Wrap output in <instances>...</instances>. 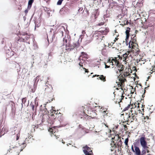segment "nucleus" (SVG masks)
<instances>
[{
	"label": "nucleus",
	"mask_w": 155,
	"mask_h": 155,
	"mask_svg": "<svg viewBox=\"0 0 155 155\" xmlns=\"http://www.w3.org/2000/svg\"><path fill=\"white\" fill-rule=\"evenodd\" d=\"M130 30V28L129 27H127V29L125 31L126 34H129V32Z\"/></svg>",
	"instance_id": "9d476101"
},
{
	"label": "nucleus",
	"mask_w": 155,
	"mask_h": 155,
	"mask_svg": "<svg viewBox=\"0 0 155 155\" xmlns=\"http://www.w3.org/2000/svg\"><path fill=\"white\" fill-rule=\"evenodd\" d=\"M147 155H151L150 154H149Z\"/></svg>",
	"instance_id": "6e6d98bb"
},
{
	"label": "nucleus",
	"mask_w": 155,
	"mask_h": 155,
	"mask_svg": "<svg viewBox=\"0 0 155 155\" xmlns=\"http://www.w3.org/2000/svg\"><path fill=\"white\" fill-rule=\"evenodd\" d=\"M135 36L134 37H133V38H134V41H136V40L135 39Z\"/></svg>",
	"instance_id": "473e14b6"
},
{
	"label": "nucleus",
	"mask_w": 155,
	"mask_h": 155,
	"mask_svg": "<svg viewBox=\"0 0 155 155\" xmlns=\"http://www.w3.org/2000/svg\"><path fill=\"white\" fill-rule=\"evenodd\" d=\"M128 55V54L126 53L123 54V56L124 58H127Z\"/></svg>",
	"instance_id": "a211bd4d"
},
{
	"label": "nucleus",
	"mask_w": 155,
	"mask_h": 155,
	"mask_svg": "<svg viewBox=\"0 0 155 155\" xmlns=\"http://www.w3.org/2000/svg\"><path fill=\"white\" fill-rule=\"evenodd\" d=\"M46 8V10H48V8ZM45 11H46V9H45Z\"/></svg>",
	"instance_id": "8fccbe9b"
},
{
	"label": "nucleus",
	"mask_w": 155,
	"mask_h": 155,
	"mask_svg": "<svg viewBox=\"0 0 155 155\" xmlns=\"http://www.w3.org/2000/svg\"><path fill=\"white\" fill-rule=\"evenodd\" d=\"M17 147H19V146L18 147V146H15L14 147H10V149H11L12 148H15V151H17V152L18 153H19L20 152V150H19V149L18 148H17Z\"/></svg>",
	"instance_id": "6e6552de"
},
{
	"label": "nucleus",
	"mask_w": 155,
	"mask_h": 155,
	"mask_svg": "<svg viewBox=\"0 0 155 155\" xmlns=\"http://www.w3.org/2000/svg\"><path fill=\"white\" fill-rule=\"evenodd\" d=\"M150 76H149L147 78V81L148 80V79L150 78Z\"/></svg>",
	"instance_id": "ea45409f"
},
{
	"label": "nucleus",
	"mask_w": 155,
	"mask_h": 155,
	"mask_svg": "<svg viewBox=\"0 0 155 155\" xmlns=\"http://www.w3.org/2000/svg\"><path fill=\"white\" fill-rule=\"evenodd\" d=\"M132 117L133 118V119L134 120V118L135 116H132Z\"/></svg>",
	"instance_id": "58836bf2"
},
{
	"label": "nucleus",
	"mask_w": 155,
	"mask_h": 155,
	"mask_svg": "<svg viewBox=\"0 0 155 155\" xmlns=\"http://www.w3.org/2000/svg\"><path fill=\"white\" fill-rule=\"evenodd\" d=\"M103 24V23H102V22H101V23H99L98 24V25H102Z\"/></svg>",
	"instance_id": "c85d7f7f"
},
{
	"label": "nucleus",
	"mask_w": 155,
	"mask_h": 155,
	"mask_svg": "<svg viewBox=\"0 0 155 155\" xmlns=\"http://www.w3.org/2000/svg\"><path fill=\"white\" fill-rule=\"evenodd\" d=\"M83 148H84V150H86L88 151H89V150L90 149V148L87 145H86L85 146L83 147Z\"/></svg>",
	"instance_id": "ddd939ff"
},
{
	"label": "nucleus",
	"mask_w": 155,
	"mask_h": 155,
	"mask_svg": "<svg viewBox=\"0 0 155 155\" xmlns=\"http://www.w3.org/2000/svg\"><path fill=\"white\" fill-rule=\"evenodd\" d=\"M115 103H117V101H116V102L115 101Z\"/></svg>",
	"instance_id": "e2e57ef3"
},
{
	"label": "nucleus",
	"mask_w": 155,
	"mask_h": 155,
	"mask_svg": "<svg viewBox=\"0 0 155 155\" xmlns=\"http://www.w3.org/2000/svg\"><path fill=\"white\" fill-rule=\"evenodd\" d=\"M114 62V64H115H115H116V65H117V63H116V64H115V62Z\"/></svg>",
	"instance_id": "052dcab7"
},
{
	"label": "nucleus",
	"mask_w": 155,
	"mask_h": 155,
	"mask_svg": "<svg viewBox=\"0 0 155 155\" xmlns=\"http://www.w3.org/2000/svg\"><path fill=\"white\" fill-rule=\"evenodd\" d=\"M73 48H71L70 50H71L72 49H73Z\"/></svg>",
	"instance_id": "4d7b16f0"
},
{
	"label": "nucleus",
	"mask_w": 155,
	"mask_h": 155,
	"mask_svg": "<svg viewBox=\"0 0 155 155\" xmlns=\"http://www.w3.org/2000/svg\"><path fill=\"white\" fill-rule=\"evenodd\" d=\"M29 138V137H28V138H26V139H25V141H24V142L25 143L26 141H27V140L28 141V139Z\"/></svg>",
	"instance_id": "cd10ccee"
},
{
	"label": "nucleus",
	"mask_w": 155,
	"mask_h": 155,
	"mask_svg": "<svg viewBox=\"0 0 155 155\" xmlns=\"http://www.w3.org/2000/svg\"><path fill=\"white\" fill-rule=\"evenodd\" d=\"M114 44V43H110V44L108 43V46H111L113 45Z\"/></svg>",
	"instance_id": "5701e85b"
},
{
	"label": "nucleus",
	"mask_w": 155,
	"mask_h": 155,
	"mask_svg": "<svg viewBox=\"0 0 155 155\" xmlns=\"http://www.w3.org/2000/svg\"><path fill=\"white\" fill-rule=\"evenodd\" d=\"M118 39V38H116L115 39L114 41H116Z\"/></svg>",
	"instance_id": "c9c22d12"
},
{
	"label": "nucleus",
	"mask_w": 155,
	"mask_h": 155,
	"mask_svg": "<svg viewBox=\"0 0 155 155\" xmlns=\"http://www.w3.org/2000/svg\"><path fill=\"white\" fill-rule=\"evenodd\" d=\"M22 103L21 104L22 106V104H24L26 102V100L25 99V98H23L22 99Z\"/></svg>",
	"instance_id": "f3484780"
},
{
	"label": "nucleus",
	"mask_w": 155,
	"mask_h": 155,
	"mask_svg": "<svg viewBox=\"0 0 155 155\" xmlns=\"http://www.w3.org/2000/svg\"><path fill=\"white\" fill-rule=\"evenodd\" d=\"M85 54V53H84V52H81V54Z\"/></svg>",
	"instance_id": "79ce46f5"
},
{
	"label": "nucleus",
	"mask_w": 155,
	"mask_h": 155,
	"mask_svg": "<svg viewBox=\"0 0 155 155\" xmlns=\"http://www.w3.org/2000/svg\"><path fill=\"white\" fill-rule=\"evenodd\" d=\"M83 152L85 155H93V153L91 150L89 151V152L88 151L84 150H83Z\"/></svg>",
	"instance_id": "423d86ee"
},
{
	"label": "nucleus",
	"mask_w": 155,
	"mask_h": 155,
	"mask_svg": "<svg viewBox=\"0 0 155 155\" xmlns=\"http://www.w3.org/2000/svg\"><path fill=\"white\" fill-rule=\"evenodd\" d=\"M124 76L125 77H127V75H126L125 74H124Z\"/></svg>",
	"instance_id": "49530a36"
},
{
	"label": "nucleus",
	"mask_w": 155,
	"mask_h": 155,
	"mask_svg": "<svg viewBox=\"0 0 155 155\" xmlns=\"http://www.w3.org/2000/svg\"><path fill=\"white\" fill-rule=\"evenodd\" d=\"M128 138H127L126 139H125V141H124V143L125 144V145L126 146H128Z\"/></svg>",
	"instance_id": "f8f14e48"
},
{
	"label": "nucleus",
	"mask_w": 155,
	"mask_h": 155,
	"mask_svg": "<svg viewBox=\"0 0 155 155\" xmlns=\"http://www.w3.org/2000/svg\"><path fill=\"white\" fill-rule=\"evenodd\" d=\"M63 0H58L57 3V4L58 5H61V4Z\"/></svg>",
	"instance_id": "dca6fc26"
},
{
	"label": "nucleus",
	"mask_w": 155,
	"mask_h": 155,
	"mask_svg": "<svg viewBox=\"0 0 155 155\" xmlns=\"http://www.w3.org/2000/svg\"><path fill=\"white\" fill-rule=\"evenodd\" d=\"M142 98H143L144 97V94H143L142 96Z\"/></svg>",
	"instance_id": "4c0bfd02"
},
{
	"label": "nucleus",
	"mask_w": 155,
	"mask_h": 155,
	"mask_svg": "<svg viewBox=\"0 0 155 155\" xmlns=\"http://www.w3.org/2000/svg\"><path fill=\"white\" fill-rule=\"evenodd\" d=\"M113 61H114V62H115V64H116L117 63V66H118V63L117 62V61L116 59H112L111 60L110 59H109L108 61L109 62L110 64V65H114V62H113Z\"/></svg>",
	"instance_id": "7ed1b4c3"
},
{
	"label": "nucleus",
	"mask_w": 155,
	"mask_h": 155,
	"mask_svg": "<svg viewBox=\"0 0 155 155\" xmlns=\"http://www.w3.org/2000/svg\"><path fill=\"white\" fill-rule=\"evenodd\" d=\"M48 10L47 12V13L49 15V16L50 15V13L49 12H48Z\"/></svg>",
	"instance_id": "f704fd0d"
},
{
	"label": "nucleus",
	"mask_w": 155,
	"mask_h": 155,
	"mask_svg": "<svg viewBox=\"0 0 155 155\" xmlns=\"http://www.w3.org/2000/svg\"><path fill=\"white\" fill-rule=\"evenodd\" d=\"M131 94H133L134 93V92H132V91H131Z\"/></svg>",
	"instance_id": "de8ad7c7"
},
{
	"label": "nucleus",
	"mask_w": 155,
	"mask_h": 155,
	"mask_svg": "<svg viewBox=\"0 0 155 155\" xmlns=\"http://www.w3.org/2000/svg\"><path fill=\"white\" fill-rule=\"evenodd\" d=\"M118 44L120 45L121 44L120 43H119Z\"/></svg>",
	"instance_id": "13d9d810"
},
{
	"label": "nucleus",
	"mask_w": 155,
	"mask_h": 155,
	"mask_svg": "<svg viewBox=\"0 0 155 155\" xmlns=\"http://www.w3.org/2000/svg\"><path fill=\"white\" fill-rule=\"evenodd\" d=\"M149 86H147V87H145L144 89H147V88Z\"/></svg>",
	"instance_id": "09e8293b"
},
{
	"label": "nucleus",
	"mask_w": 155,
	"mask_h": 155,
	"mask_svg": "<svg viewBox=\"0 0 155 155\" xmlns=\"http://www.w3.org/2000/svg\"><path fill=\"white\" fill-rule=\"evenodd\" d=\"M105 125L106 126V127H108L106 125V124H105Z\"/></svg>",
	"instance_id": "864d4df0"
},
{
	"label": "nucleus",
	"mask_w": 155,
	"mask_h": 155,
	"mask_svg": "<svg viewBox=\"0 0 155 155\" xmlns=\"http://www.w3.org/2000/svg\"><path fill=\"white\" fill-rule=\"evenodd\" d=\"M137 107H139V106H138Z\"/></svg>",
	"instance_id": "0e129e2a"
},
{
	"label": "nucleus",
	"mask_w": 155,
	"mask_h": 155,
	"mask_svg": "<svg viewBox=\"0 0 155 155\" xmlns=\"http://www.w3.org/2000/svg\"><path fill=\"white\" fill-rule=\"evenodd\" d=\"M153 71L151 73V74H152V73H153Z\"/></svg>",
	"instance_id": "338daca9"
},
{
	"label": "nucleus",
	"mask_w": 155,
	"mask_h": 155,
	"mask_svg": "<svg viewBox=\"0 0 155 155\" xmlns=\"http://www.w3.org/2000/svg\"><path fill=\"white\" fill-rule=\"evenodd\" d=\"M34 63V62L33 61V62H32V63L31 64V68H32L33 66V64Z\"/></svg>",
	"instance_id": "c756f323"
},
{
	"label": "nucleus",
	"mask_w": 155,
	"mask_h": 155,
	"mask_svg": "<svg viewBox=\"0 0 155 155\" xmlns=\"http://www.w3.org/2000/svg\"><path fill=\"white\" fill-rule=\"evenodd\" d=\"M26 34H27V33H24V34H23V35H26Z\"/></svg>",
	"instance_id": "c03bdc74"
},
{
	"label": "nucleus",
	"mask_w": 155,
	"mask_h": 155,
	"mask_svg": "<svg viewBox=\"0 0 155 155\" xmlns=\"http://www.w3.org/2000/svg\"><path fill=\"white\" fill-rule=\"evenodd\" d=\"M128 23V21H127V22H126V24H127Z\"/></svg>",
	"instance_id": "5fc2aeb1"
},
{
	"label": "nucleus",
	"mask_w": 155,
	"mask_h": 155,
	"mask_svg": "<svg viewBox=\"0 0 155 155\" xmlns=\"http://www.w3.org/2000/svg\"><path fill=\"white\" fill-rule=\"evenodd\" d=\"M82 9H83V8H80L78 10V12H80V10H82Z\"/></svg>",
	"instance_id": "7c9ffc66"
},
{
	"label": "nucleus",
	"mask_w": 155,
	"mask_h": 155,
	"mask_svg": "<svg viewBox=\"0 0 155 155\" xmlns=\"http://www.w3.org/2000/svg\"><path fill=\"white\" fill-rule=\"evenodd\" d=\"M8 151H9V152H10V151L9 150H8Z\"/></svg>",
	"instance_id": "774afa93"
},
{
	"label": "nucleus",
	"mask_w": 155,
	"mask_h": 155,
	"mask_svg": "<svg viewBox=\"0 0 155 155\" xmlns=\"http://www.w3.org/2000/svg\"><path fill=\"white\" fill-rule=\"evenodd\" d=\"M63 41H64V42H65V43H67V40L65 39L64 38Z\"/></svg>",
	"instance_id": "412c9836"
},
{
	"label": "nucleus",
	"mask_w": 155,
	"mask_h": 155,
	"mask_svg": "<svg viewBox=\"0 0 155 155\" xmlns=\"http://www.w3.org/2000/svg\"><path fill=\"white\" fill-rule=\"evenodd\" d=\"M61 33H62V35H63V31H62V32H61Z\"/></svg>",
	"instance_id": "bf43d9fd"
},
{
	"label": "nucleus",
	"mask_w": 155,
	"mask_h": 155,
	"mask_svg": "<svg viewBox=\"0 0 155 155\" xmlns=\"http://www.w3.org/2000/svg\"><path fill=\"white\" fill-rule=\"evenodd\" d=\"M140 143L141 146L144 148H148L147 146V143L145 140V138L144 137H142L140 138Z\"/></svg>",
	"instance_id": "f257e3e1"
},
{
	"label": "nucleus",
	"mask_w": 155,
	"mask_h": 155,
	"mask_svg": "<svg viewBox=\"0 0 155 155\" xmlns=\"http://www.w3.org/2000/svg\"><path fill=\"white\" fill-rule=\"evenodd\" d=\"M99 75L96 74L94 75H93V77H94L95 76H98L99 77L98 78H97V79H100L101 81H103V82H105L106 81L105 76H104L103 75H101L100 77H99Z\"/></svg>",
	"instance_id": "f03ea898"
},
{
	"label": "nucleus",
	"mask_w": 155,
	"mask_h": 155,
	"mask_svg": "<svg viewBox=\"0 0 155 155\" xmlns=\"http://www.w3.org/2000/svg\"><path fill=\"white\" fill-rule=\"evenodd\" d=\"M55 37V36H54V34H53L52 36V40L53 41V39Z\"/></svg>",
	"instance_id": "a878e982"
},
{
	"label": "nucleus",
	"mask_w": 155,
	"mask_h": 155,
	"mask_svg": "<svg viewBox=\"0 0 155 155\" xmlns=\"http://www.w3.org/2000/svg\"><path fill=\"white\" fill-rule=\"evenodd\" d=\"M131 42V41H130L129 43V46H128V47L129 48H131V45H130V43Z\"/></svg>",
	"instance_id": "b1692460"
},
{
	"label": "nucleus",
	"mask_w": 155,
	"mask_h": 155,
	"mask_svg": "<svg viewBox=\"0 0 155 155\" xmlns=\"http://www.w3.org/2000/svg\"><path fill=\"white\" fill-rule=\"evenodd\" d=\"M79 46V44L78 43H74L73 44V47L74 48H77Z\"/></svg>",
	"instance_id": "2eb2a0df"
},
{
	"label": "nucleus",
	"mask_w": 155,
	"mask_h": 155,
	"mask_svg": "<svg viewBox=\"0 0 155 155\" xmlns=\"http://www.w3.org/2000/svg\"><path fill=\"white\" fill-rule=\"evenodd\" d=\"M82 34H84L85 33V31H84V30H83L82 31Z\"/></svg>",
	"instance_id": "2f4dec72"
},
{
	"label": "nucleus",
	"mask_w": 155,
	"mask_h": 155,
	"mask_svg": "<svg viewBox=\"0 0 155 155\" xmlns=\"http://www.w3.org/2000/svg\"><path fill=\"white\" fill-rule=\"evenodd\" d=\"M105 68H109L110 67V66H107V65L105 64Z\"/></svg>",
	"instance_id": "aec40b11"
},
{
	"label": "nucleus",
	"mask_w": 155,
	"mask_h": 155,
	"mask_svg": "<svg viewBox=\"0 0 155 155\" xmlns=\"http://www.w3.org/2000/svg\"><path fill=\"white\" fill-rule=\"evenodd\" d=\"M28 9H26L25 10V14H26L28 13Z\"/></svg>",
	"instance_id": "bb28decb"
},
{
	"label": "nucleus",
	"mask_w": 155,
	"mask_h": 155,
	"mask_svg": "<svg viewBox=\"0 0 155 155\" xmlns=\"http://www.w3.org/2000/svg\"><path fill=\"white\" fill-rule=\"evenodd\" d=\"M132 89H133V90L134 89V88H133V87H132Z\"/></svg>",
	"instance_id": "680f3d73"
},
{
	"label": "nucleus",
	"mask_w": 155,
	"mask_h": 155,
	"mask_svg": "<svg viewBox=\"0 0 155 155\" xmlns=\"http://www.w3.org/2000/svg\"><path fill=\"white\" fill-rule=\"evenodd\" d=\"M130 104H128V106L125 107L123 110V111H125L127 110H128V109L130 108Z\"/></svg>",
	"instance_id": "4468645a"
},
{
	"label": "nucleus",
	"mask_w": 155,
	"mask_h": 155,
	"mask_svg": "<svg viewBox=\"0 0 155 155\" xmlns=\"http://www.w3.org/2000/svg\"><path fill=\"white\" fill-rule=\"evenodd\" d=\"M130 117H131V116L130 115H129L127 117V119H128V118H130Z\"/></svg>",
	"instance_id": "e433bc0d"
},
{
	"label": "nucleus",
	"mask_w": 155,
	"mask_h": 155,
	"mask_svg": "<svg viewBox=\"0 0 155 155\" xmlns=\"http://www.w3.org/2000/svg\"><path fill=\"white\" fill-rule=\"evenodd\" d=\"M84 69H85V72H87V70H86V69L85 68H84Z\"/></svg>",
	"instance_id": "a18cd8bd"
},
{
	"label": "nucleus",
	"mask_w": 155,
	"mask_h": 155,
	"mask_svg": "<svg viewBox=\"0 0 155 155\" xmlns=\"http://www.w3.org/2000/svg\"><path fill=\"white\" fill-rule=\"evenodd\" d=\"M140 86H141V87H142V86H141V84H140Z\"/></svg>",
	"instance_id": "69168bd1"
},
{
	"label": "nucleus",
	"mask_w": 155,
	"mask_h": 155,
	"mask_svg": "<svg viewBox=\"0 0 155 155\" xmlns=\"http://www.w3.org/2000/svg\"><path fill=\"white\" fill-rule=\"evenodd\" d=\"M123 66H122V67H121V69H118V71H119L120 72H121V71H122L123 70L124 68H123Z\"/></svg>",
	"instance_id": "6ab92c4d"
},
{
	"label": "nucleus",
	"mask_w": 155,
	"mask_h": 155,
	"mask_svg": "<svg viewBox=\"0 0 155 155\" xmlns=\"http://www.w3.org/2000/svg\"><path fill=\"white\" fill-rule=\"evenodd\" d=\"M134 151L136 155H140L141 152L139 148L138 147L135 146H134Z\"/></svg>",
	"instance_id": "20e7f679"
},
{
	"label": "nucleus",
	"mask_w": 155,
	"mask_h": 155,
	"mask_svg": "<svg viewBox=\"0 0 155 155\" xmlns=\"http://www.w3.org/2000/svg\"><path fill=\"white\" fill-rule=\"evenodd\" d=\"M126 34V38L125 39V42H126L127 45V41L129 37V36H130V34Z\"/></svg>",
	"instance_id": "1a4fd4ad"
},
{
	"label": "nucleus",
	"mask_w": 155,
	"mask_h": 155,
	"mask_svg": "<svg viewBox=\"0 0 155 155\" xmlns=\"http://www.w3.org/2000/svg\"><path fill=\"white\" fill-rule=\"evenodd\" d=\"M34 2V0H29L28 2V8L29 9L31 8L32 3Z\"/></svg>",
	"instance_id": "0eeeda50"
},
{
	"label": "nucleus",
	"mask_w": 155,
	"mask_h": 155,
	"mask_svg": "<svg viewBox=\"0 0 155 155\" xmlns=\"http://www.w3.org/2000/svg\"><path fill=\"white\" fill-rule=\"evenodd\" d=\"M138 32V31L137 30H136L135 31V33H137Z\"/></svg>",
	"instance_id": "a19ab883"
},
{
	"label": "nucleus",
	"mask_w": 155,
	"mask_h": 155,
	"mask_svg": "<svg viewBox=\"0 0 155 155\" xmlns=\"http://www.w3.org/2000/svg\"><path fill=\"white\" fill-rule=\"evenodd\" d=\"M25 144V143L24 142L21 143V145H20L19 146V147H17V148H18L19 149V150H20V152L22 151L23 149L25 147L26 145H24Z\"/></svg>",
	"instance_id": "39448f33"
},
{
	"label": "nucleus",
	"mask_w": 155,
	"mask_h": 155,
	"mask_svg": "<svg viewBox=\"0 0 155 155\" xmlns=\"http://www.w3.org/2000/svg\"><path fill=\"white\" fill-rule=\"evenodd\" d=\"M131 149L132 150V151L133 152H135V150H134V148H133V145H132V146H131Z\"/></svg>",
	"instance_id": "4be33fe9"
},
{
	"label": "nucleus",
	"mask_w": 155,
	"mask_h": 155,
	"mask_svg": "<svg viewBox=\"0 0 155 155\" xmlns=\"http://www.w3.org/2000/svg\"><path fill=\"white\" fill-rule=\"evenodd\" d=\"M30 106L31 107V108L32 110L34 111V108H35V106L34 104L32 103V102L31 103Z\"/></svg>",
	"instance_id": "9b49d317"
},
{
	"label": "nucleus",
	"mask_w": 155,
	"mask_h": 155,
	"mask_svg": "<svg viewBox=\"0 0 155 155\" xmlns=\"http://www.w3.org/2000/svg\"><path fill=\"white\" fill-rule=\"evenodd\" d=\"M145 92H146V91H145V90H144V93H143V94H144L145 93Z\"/></svg>",
	"instance_id": "37998d69"
},
{
	"label": "nucleus",
	"mask_w": 155,
	"mask_h": 155,
	"mask_svg": "<svg viewBox=\"0 0 155 155\" xmlns=\"http://www.w3.org/2000/svg\"><path fill=\"white\" fill-rule=\"evenodd\" d=\"M79 65H80V66L81 67H82L83 66L82 64H81L80 63H79Z\"/></svg>",
	"instance_id": "72a5a7b5"
},
{
	"label": "nucleus",
	"mask_w": 155,
	"mask_h": 155,
	"mask_svg": "<svg viewBox=\"0 0 155 155\" xmlns=\"http://www.w3.org/2000/svg\"><path fill=\"white\" fill-rule=\"evenodd\" d=\"M19 137V136L18 135V134H17V137H16V140H18Z\"/></svg>",
	"instance_id": "393cba45"
},
{
	"label": "nucleus",
	"mask_w": 155,
	"mask_h": 155,
	"mask_svg": "<svg viewBox=\"0 0 155 155\" xmlns=\"http://www.w3.org/2000/svg\"><path fill=\"white\" fill-rule=\"evenodd\" d=\"M62 143H64V142H63V141L62 140Z\"/></svg>",
	"instance_id": "3c124183"
},
{
	"label": "nucleus",
	"mask_w": 155,
	"mask_h": 155,
	"mask_svg": "<svg viewBox=\"0 0 155 155\" xmlns=\"http://www.w3.org/2000/svg\"><path fill=\"white\" fill-rule=\"evenodd\" d=\"M147 153H149V150H147Z\"/></svg>",
	"instance_id": "603ef678"
}]
</instances>
